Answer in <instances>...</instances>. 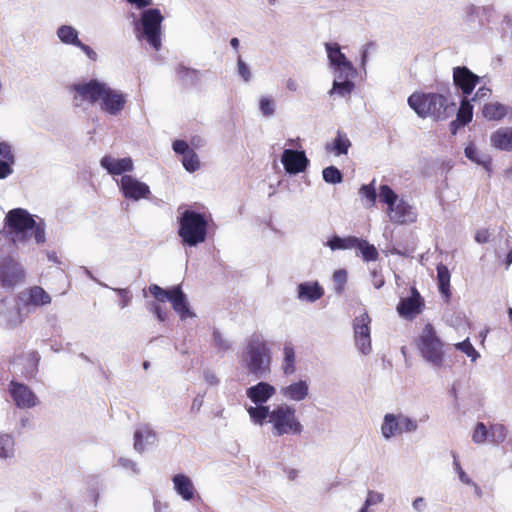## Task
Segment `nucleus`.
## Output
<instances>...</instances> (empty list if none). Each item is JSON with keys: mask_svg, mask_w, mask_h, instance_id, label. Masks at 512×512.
<instances>
[{"mask_svg": "<svg viewBox=\"0 0 512 512\" xmlns=\"http://www.w3.org/2000/svg\"><path fill=\"white\" fill-rule=\"evenodd\" d=\"M465 156L472 162L481 165L486 170L491 169L492 158L488 154H480L477 147L473 143H469L465 147Z\"/></svg>", "mask_w": 512, "mask_h": 512, "instance_id": "27", "label": "nucleus"}, {"mask_svg": "<svg viewBox=\"0 0 512 512\" xmlns=\"http://www.w3.org/2000/svg\"><path fill=\"white\" fill-rule=\"evenodd\" d=\"M491 145L499 150L512 151V128L502 127L491 134Z\"/></svg>", "mask_w": 512, "mask_h": 512, "instance_id": "25", "label": "nucleus"}, {"mask_svg": "<svg viewBox=\"0 0 512 512\" xmlns=\"http://www.w3.org/2000/svg\"><path fill=\"white\" fill-rule=\"evenodd\" d=\"M25 272L21 265L12 257L0 261V283L4 287H14L24 281Z\"/></svg>", "mask_w": 512, "mask_h": 512, "instance_id": "12", "label": "nucleus"}, {"mask_svg": "<svg viewBox=\"0 0 512 512\" xmlns=\"http://www.w3.org/2000/svg\"><path fill=\"white\" fill-rule=\"evenodd\" d=\"M175 491L186 501L194 498L195 488L191 479L185 474H176L172 478Z\"/></svg>", "mask_w": 512, "mask_h": 512, "instance_id": "23", "label": "nucleus"}, {"mask_svg": "<svg viewBox=\"0 0 512 512\" xmlns=\"http://www.w3.org/2000/svg\"><path fill=\"white\" fill-rule=\"evenodd\" d=\"M57 35L60 40L65 44L77 46L80 44L77 30L69 25H62L58 28Z\"/></svg>", "mask_w": 512, "mask_h": 512, "instance_id": "31", "label": "nucleus"}, {"mask_svg": "<svg viewBox=\"0 0 512 512\" xmlns=\"http://www.w3.org/2000/svg\"><path fill=\"white\" fill-rule=\"evenodd\" d=\"M204 378L205 381L210 385H217L219 383V379L212 372H205Z\"/></svg>", "mask_w": 512, "mask_h": 512, "instance_id": "64", "label": "nucleus"}, {"mask_svg": "<svg viewBox=\"0 0 512 512\" xmlns=\"http://www.w3.org/2000/svg\"><path fill=\"white\" fill-rule=\"evenodd\" d=\"M246 394L255 404H262L275 394V388L267 382H259L248 388Z\"/></svg>", "mask_w": 512, "mask_h": 512, "instance_id": "22", "label": "nucleus"}, {"mask_svg": "<svg viewBox=\"0 0 512 512\" xmlns=\"http://www.w3.org/2000/svg\"><path fill=\"white\" fill-rule=\"evenodd\" d=\"M492 441L502 442L506 437V430L503 425H494L490 429Z\"/></svg>", "mask_w": 512, "mask_h": 512, "instance_id": "49", "label": "nucleus"}, {"mask_svg": "<svg viewBox=\"0 0 512 512\" xmlns=\"http://www.w3.org/2000/svg\"><path fill=\"white\" fill-rule=\"evenodd\" d=\"M175 72H176L178 79L183 81L186 84L194 85L199 80V71L198 70L186 67L182 64H179L176 67Z\"/></svg>", "mask_w": 512, "mask_h": 512, "instance_id": "32", "label": "nucleus"}, {"mask_svg": "<svg viewBox=\"0 0 512 512\" xmlns=\"http://www.w3.org/2000/svg\"><path fill=\"white\" fill-rule=\"evenodd\" d=\"M454 347L457 350H460L464 354H466L468 357L471 358L472 361H476V359L479 357V353L474 348V346L471 344L470 340L467 338L462 342L456 343Z\"/></svg>", "mask_w": 512, "mask_h": 512, "instance_id": "43", "label": "nucleus"}, {"mask_svg": "<svg viewBox=\"0 0 512 512\" xmlns=\"http://www.w3.org/2000/svg\"><path fill=\"white\" fill-rule=\"evenodd\" d=\"M120 298L119 305L121 308H125L129 305L132 299V295L128 289H116Z\"/></svg>", "mask_w": 512, "mask_h": 512, "instance_id": "50", "label": "nucleus"}, {"mask_svg": "<svg viewBox=\"0 0 512 512\" xmlns=\"http://www.w3.org/2000/svg\"><path fill=\"white\" fill-rule=\"evenodd\" d=\"M490 93H491V90L489 88H486V87H480L474 97L472 98L473 101H476L478 99H482V98H487L490 96Z\"/></svg>", "mask_w": 512, "mask_h": 512, "instance_id": "63", "label": "nucleus"}, {"mask_svg": "<svg viewBox=\"0 0 512 512\" xmlns=\"http://www.w3.org/2000/svg\"><path fill=\"white\" fill-rule=\"evenodd\" d=\"M327 244L332 250H344V238L339 236L332 237Z\"/></svg>", "mask_w": 512, "mask_h": 512, "instance_id": "58", "label": "nucleus"}, {"mask_svg": "<svg viewBox=\"0 0 512 512\" xmlns=\"http://www.w3.org/2000/svg\"><path fill=\"white\" fill-rule=\"evenodd\" d=\"M479 82L480 77L466 66H456L453 68V84L461 91L462 97L471 95Z\"/></svg>", "mask_w": 512, "mask_h": 512, "instance_id": "14", "label": "nucleus"}, {"mask_svg": "<svg viewBox=\"0 0 512 512\" xmlns=\"http://www.w3.org/2000/svg\"><path fill=\"white\" fill-rule=\"evenodd\" d=\"M237 65H238V73L240 74V76L245 81H249L251 78V72H250L248 66L242 60L241 56L238 57Z\"/></svg>", "mask_w": 512, "mask_h": 512, "instance_id": "53", "label": "nucleus"}, {"mask_svg": "<svg viewBox=\"0 0 512 512\" xmlns=\"http://www.w3.org/2000/svg\"><path fill=\"white\" fill-rule=\"evenodd\" d=\"M437 282H438V288L442 295L445 296L446 299L450 298L451 291H450V272L446 265L440 263L437 265Z\"/></svg>", "mask_w": 512, "mask_h": 512, "instance_id": "28", "label": "nucleus"}, {"mask_svg": "<svg viewBox=\"0 0 512 512\" xmlns=\"http://www.w3.org/2000/svg\"><path fill=\"white\" fill-rule=\"evenodd\" d=\"M345 78L342 82L334 81L333 83V90L342 96L350 94L354 88L353 82L348 80L349 77L345 76Z\"/></svg>", "mask_w": 512, "mask_h": 512, "instance_id": "46", "label": "nucleus"}, {"mask_svg": "<svg viewBox=\"0 0 512 512\" xmlns=\"http://www.w3.org/2000/svg\"><path fill=\"white\" fill-rule=\"evenodd\" d=\"M379 197H380V201L386 203L388 208L395 205L396 201L398 200L397 194L388 185L380 186Z\"/></svg>", "mask_w": 512, "mask_h": 512, "instance_id": "39", "label": "nucleus"}, {"mask_svg": "<svg viewBox=\"0 0 512 512\" xmlns=\"http://www.w3.org/2000/svg\"><path fill=\"white\" fill-rule=\"evenodd\" d=\"M10 395L19 408H31L38 404V398L25 384L11 381L9 385Z\"/></svg>", "mask_w": 512, "mask_h": 512, "instance_id": "17", "label": "nucleus"}, {"mask_svg": "<svg viewBox=\"0 0 512 512\" xmlns=\"http://www.w3.org/2000/svg\"><path fill=\"white\" fill-rule=\"evenodd\" d=\"M410 291L411 296L401 299L397 305L398 314L407 320L414 319L425 307L424 299L418 290L415 287H411Z\"/></svg>", "mask_w": 512, "mask_h": 512, "instance_id": "15", "label": "nucleus"}, {"mask_svg": "<svg viewBox=\"0 0 512 512\" xmlns=\"http://www.w3.org/2000/svg\"><path fill=\"white\" fill-rule=\"evenodd\" d=\"M0 160L15 163V156L12 151V147L7 142H0Z\"/></svg>", "mask_w": 512, "mask_h": 512, "instance_id": "47", "label": "nucleus"}, {"mask_svg": "<svg viewBox=\"0 0 512 512\" xmlns=\"http://www.w3.org/2000/svg\"><path fill=\"white\" fill-rule=\"evenodd\" d=\"M417 347L424 360L438 368L444 365V342L439 338L431 323L424 326L417 340Z\"/></svg>", "mask_w": 512, "mask_h": 512, "instance_id": "3", "label": "nucleus"}, {"mask_svg": "<svg viewBox=\"0 0 512 512\" xmlns=\"http://www.w3.org/2000/svg\"><path fill=\"white\" fill-rule=\"evenodd\" d=\"M13 165L14 163H10V161L0 160V179H5L12 174Z\"/></svg>", "mask_w": 512, "mask_h": 512, "instance_id": "54", "label": "nucleus"}, {"mask_svg": "<svg viewBox=\"0 0 512 512\" xmlns=\"http://www.w3.org/2000/svg\"><path fill=\"white\" fill-rule=\"evenodd\" d=\"M6 226L11 234L14 235V241H24L27 239V232L35 227V220L27 210L15 208L6 215Z\"/></svg>", "mask_w": 512, "mask_h": 512, "instance_id": "7", "label": "nucleus"}, {"mask_svg": "<svg viewBox=\"0 0 512 512\" xmlns=\"http://www.w3.org/2000/svg\"><path fill=\"white\" fill-rule=\"evenodd\" d=\"M91 60L95 61L97 59V53L88 45L80 42L77 45Z\"/></svg>", "mask_w": 512, "mask_h": 512, "instance_id": "62", "label": "nucleus"}, {"mask_svg": "<svg viewBox=\"0 0 512 512\" xmlns=\"http://www.w3.org/2000/svg\"><path fill=\"white\" fill-rule=\"evenodd\" d=\"M489 436V431L484 423H477L474 432L472 434V440L476 444L484 443Z\"/></svg>", "mask_w": 512, "mask_h": 512, "instance_id": "45", "label": "nucleus"}, {"mask_svg": "<svg viewBox=\"0 0 512 512\" xmlns=\"http://www.w3.org/2000/svg\"><path fill=\"white\" fill-rule=\"evenodd\" d=\"M99 102L100 107L104 112L110 115H118L124 109L127 100L125 94L116 91L105 84L104 92H102Z\"/></svg>", "mask_w": 512, "mask_h": 512, "instance_id": "16", "label": "nucleus"}, {"mask_svg": "<svg viewBox=\"0 0 512 512\" xmlns=\"http://www.w3.org/2000/svg\"><path fill=\"white\" fill-rule=\"evenodd\" d=\"M308 391L309 386L307 382L300 380L286 387H283L281 389V394L287 399L294 401H302L307 397Z\"/></svg>", "mask_w": 512, "mask_h": 512, "instance_id": "26", "label": "nucleus"}, {"mask_svg": "<svg viewBox=\"0 0 512 512\" xmlns=\"http://www.w3.org/2000/svg\"><path fill=\"white\" fill-rule=\"evenodd\" d=\"M119 187L124 198L134 201L147 199L151 194L150 188L146 183L139 181L131 175L122 176Z\"/></svg>", "mask_w": 512, "mask_h": 512, "instance_id": "13", "label": "nucleus"}, {"mask_svg": "<svg viewBox=\"0 0 512 512\" xmlns=\"http://www.w3.org/2000/svg\"><path fill=\"white\" fill-rule=\"evenodd\" d=\"M260 110L264 116H271L275 112L274 101L268 97L260 99Z\"/></svg>", "mask_w": 512, "mask_h": 512, "instance_id": "48", "label": "nucleus"}, {"mask_svg": "<svg viewBox=\"0 0 512 512\" xmlns=\"http://www.w3.org/2000/svg\"><path fill=\"white\" fill-rule=\"evenodd\" d=\"M161 11L151 8L141 14V26L143 36L147 42L156 50L161 47V24L163 21Z\"/></svg>", "mask_w": 512, "mask_h": 512, "instance_id": "6", "label": "nucleus"}, {"mask_svg": "<svg viewBox=\"0 0 512 512\" xmlns=\"http://www.w3.org/2000/svg\"><path fill=\"white\" fill-rule=\"evenodd\" d=\"M182 163L185 169L190 172H194L200 167L198 156L193 150L183 156Z\"/></svg>", "mask_w": 512, "mask_h": 512, "instance_id": "44", "label": "nucleus"}, {"mask_svg": "<svg viewBox=\"0 0 512 512\" xmlns=\"http://www.w3.org/2000/svg\"><path fill=\"white\" fill-rule=\"evenodd\" d=\"M409 106L421 118L432 117L436 120H444L452 112V106L448 104L447 98L438 93L415 92L408 98Z\"/></svg>", "mask_w": 512, "mask_h": 512, "instance_id": "1", "label": "nucleus"}, {"mask_svg": "<svg viewBox=\"0 0 512 512\" xmlns=\"http://www.w3.org/2000/svg\"><path fill=\"white\" fill-rule=\"evenodd\" d=\"M490 240L489 230L486 228L478 229L475 233V241L479 244L487 243Z\"/></svg>", "mask_w": 512, "mask_h": 512, "instance_id": "55", "label": "nucleus"}, {"mask_svg": "<svg viewBox=\"0 0 512 512\" xmlns=\"http://www.w3.org/2000/svg\"><path fill=\"white\" fill-rule=\"evenodd\" d=\"M149 309H150L151 312H153L155 314V316L157 317V319L160 322H164L166 320L167 315L163 311V309L160 306V304H158V303H151Z\"/></svg>", "mask_w": 512, "mask_h": 512, "instance_id": "56", "label": "nucleus"}, {"mask_svg": "<svg viewBox=\"0 0 512 512\" xmlns=\"http://www.w3.org/2000/svg\"><path fill=\"white\" fill-rule=\"evenodd\" d=\"M324 295V289L318 282H305L298 285V298L308 302H315Z\"/></svg>", "mask_w": 512, "mask_h": 512, "instance_id": "24", "label": "nucleus"}, {"mask_svg": "<svg viewBox=\"0 0 512 512\" xmlns=\"http://www.w3.org/2000/svg\"><path fill=\"white\" fill-rule=\"evenodd\" d=\"M14 440L11 436L0 434V457L7 458L13 455Z\"/></svg>", "mask_w": 512, "mask_h": 512, "instance_id": "38", "label": "nucleus"}, {"mask_svg": "<svg viewBox=\"0 0 512 512\" xmlns=\"http://www.w3.org/2000/svg\"><path fill=\"white\" fill-rule=\"evenodd\" d=\"M365 261H375L378 258V251L374 245L369 244L367 240L361 239L357 248Z\"/></svg>", "mask_w": 512, "mask_h": 512, "instance_id": "37", "label": "nucleus"}, {"mask_svg": "<svg viewBox=\"0 0 512 512\" xmlns=\"http://www.w3.org/2000/svg\"><path fill=\"white\" fill-rule=\"evenodd\" d=\"M246 368L256 377L270 372L271 355L266 343L259 335H252L247 343Z\"/></svg>", "mask_w": 512, "mask_h": 512, "instance_id": "4", "label": "nucleus"}, {"mask_svg": "<svg viewBox=\"0 0 512 512\" xmlns=\"http://www.w3.org/2000/svg\"><path fill=\"white\" fill-rule=\"evenodd\" d=\"M370 324L371 318L366 311L353 320L355 345L364 355L369 354L372 350Z\"/></svg>", "mask_w": 512, "mask_h": 512, "instance_id": "10", "label": "nucleus"}, {"mask_svg": "<svg viewBox=\"0 0 512 512\" xmlns=\"http://www.w3.org/2000/svg\"><path fill=\"white\" fill-rule=\"evenodd\" d=\"M29 302L36 306L45 305L51 302V297L42 287L34 286L29 290Z\"/></svg>", "mask_w": 512, "mask_h": 512, "instance_id": "35", "label": "nucleus"}, {"mask_svg": "<svg viewBox=\"0 0 512 512\" xmlns=\"http://www.w3.org/2000/svg\"><path fill=\"white\" fill-rule=\"evenodd\" d=\"M373 183L374 181L371 184L362 185L359 189V194L366 199L369 207L375 205L377 198L376 190Z\"/></svg>", "mask_w": 512, "mask_h": 512, "instance_id": "41", "label": "nucleus"}, {"mask_svg": "<svg viewBox=\"0 0 512 512\" xmlns=\"http://www.w3.org/2000/svg\"><path fill=\"white\" fill-rule=\"evenodd\" d=\"M281 162L289 174H298L306 170L309 160L304 151L285 149Z\"/></svg>", "mask_w": 512, "mask_h": 512, "instance_id": "18", "label": "nucleus"}, {"mask_svg": "<svg viewBox=\"0 0 512 512\" xmlns=\"http://www.w3.org/2000/svg\"><path fill=\"white\" fill-rule=\"evenodd\" d=\"M105 83L92 79L88 82L73 84L71 90L75 92L74 101L76 106L83 102L95 104L100 101L102 92H104Z\"/></svg>", "mask_w": 512, "mask_h": 512, "instance_id": "11", "label": "nucleus"}, {"mask_svg": "<svg viewBox=\"0 0 512 512\" xmlns=\"http://www.w3.org/2000/svg\"><path fill=\"white\" fill-rule=\"evenodd\" d=\"M328 58L333 66H335L341 74L346 77L353 76L355 69L346 56L341 52L338 43H326Z\"/></svg>", "mask_w": 512, "mask_h": 512, "instance_id": "19", "label": "nucleus"}, {"mask_svg": "<svg viewBox=\"0 0 512 512\" xmlns=\"http://www.w3.org/2000/svg\"><path fill=\"white\" fill-rule=\"evenodd\" d=\"M473 117V106L470 103L468 97H462L460 107L457 112V121L461 125H466L471 122Z\"/></svg>", "mask_w": 512, "mask_h": 512, "instance_id": "33", "label": "nucleus"}, {"mask_svg": "<svg viewBox=\"0 0 512 512\" xmlns=\"http://www.w3.org/2000/svg\"><path fill=\"white\" fill-rule=\"evenodd\" d=\"M417 422L403 414L388 413L384 416L381 425V433L385 439L401 435L404 432H414L417 429Z\"/></svg>", "mask_w": 512, "mask_h": 512, "instance_id": "9", "label": "nucleus"}, {"mask_svg": "<svg viewBox=\"0 0 512 512\" xmlns=\"http://www.w3.org/2000/svg\"><path fill=\"white\" fill-rule=\"evenodd\" d=\"M387 214L390 221L396 224L412 222L415 218L411 206L404 200H397L395 205L387 208Z\"/></svg>", "mask_w": 512, "mask_h": 512, "instance_id": "20", "label": "nucleus"}, {"mask_svg": "<svg viewBox=\"0 0 512 512\" xmlns=\"http://www.w3.org/2000/svg\"><path fill=\"white\" fill-rule=\"evenodd\" d=\"M101 166L111 175H121L134 169L133 161L130 157L115 159L109 155L101 159Z\"/></svg>", "mask_w": 512, "mask_h": 512, "instance_id": "21", "label": "nucleus"}, {"mask_svg": "<svg viewBox=\"0 0 512 512\" xmlns=\"http://www.w3.org/2000/svg\"><path fill=\"white\" fill-rule=\"evenodd\" d=\"M143 433L141 431H136L134 433V448L139 451V452H142L144 451V443H143Z\"/></svg>", "mask_w": 512, "mask_h": 512, "instance_id": "61", "label": "nucleus"}, {"mask_svg": "<svg viewBox=\"0 0 512 512\" xmlns=\"http://www.w3.org/2000/svg\"><path fill=\"white\" fill-rule=\"evenodd\" d=\"M270 424L275 436L299 435L303 430L302 424L296 417L295 408L287 404L278 405L271 411Z\"/></svg>", "mask_w": 512, "mask_h": 512, "instance_id": "5", "label": "nucleus"}, {"mask_svg": "<svg viewBox=\"0 0 512 512\" xmlns=\"http://www.w3.org/2000/svg\"><path fill=\"white\" fill-rule=\"evenodd\" d=\"M213 339H214V344L215 346L221 350V351H226L229 349V344L228 342L223 338V336L221 335L220 332L218 331H214L213 333Z\"/></svg>", "mask_w": 512, "mask_h": 512, "instance_id": "52", "label": "nucleus"}, {"mask_svg": "<svg viewBox=\"0 0 512 512\" xmlns=\"http://www.w3.org/2000/svg\"><path fill=\"white\" fill-rule=\"evenodd\" d=\"M284 359L282 370L285 375H291L295 372V351L291 344H286L283 348Z\"/></svg>", "mask_w": 512, "mask_h": 512, "instance_id": "34", "label": "nucleus"}, {"mask_svg": "<svg viewBox=\"0 0 512 512\" xmlns=\"http://www.w3.org/2000/svg\"><path fill=\"white\" fill-rule=\"evenodd\" d=\"M173 150L177 154L186 155L188 152H191L192 149L189 148V145L184 140H175L173 142Z\"/></svg>", "mask_w": 512, "mask_h": 512, "instance_id": "51", "label": "nucleus"}, {"mask_svg": "<svg viewBox=\"0 0 512 512\" xmlns=\"http://www.w3.org/2000/svg\"><path fill=\"white\" fill-rule=\"evenodd\" d=\"M34 234V238L37 243H43L45 241V230L42 225L35 222V227L31 229Z\"/></svg>", "mask_w": 512, "mask_h": 512, "instance_id": "57", "label": "nucleus"}, {"mask_svg": "<svg viewBox=\"0 0 512 512\" xmlns=\"http://www.w3.org/2000/svg\"><path fill=\"white\" fill-rule=\"evenodd\" d=\"M351 146V142L347 135L341 131L337 132V136L334 141L326 145L328 152H333L336 155L347 154L348 149Z\"/></svg>", "mask_w": 512, "mask_h": 512, "instance_id": "29", "label": "nucleus"}, {"mask_svg": "<svg viewBox=\"0 0 512 512\" xmlns=\"http://www.w3.org/2000/svg\"><path fill=\"white\" fill-rule=\"evenodd\" d=\"M208 221L204 214L187 209L178 217V236L183 245L195 247L206 241Z\"/></svg>", "mask_w": 512, "mask_h": 512, "instance_id": "2", "label": "nucleus"}, {"mask_svg": "<svg viewBox=\"0 0 512 512\" xmlns=\"http://www.w3.org/2000/svg\"><path fill=\"white\" fill-rule=\"evenodd\" d=\"M483 116L488 120H500L507 114V109L500 103H487L482 110Z\"/></svg>", "mask_w": 512, "mask_h": 512, "instance_id": "30", "label": "nucleus"}, {"mask_svg": "<svg viewBox=\"0 0 512 512\" xmlns=\"http://www.w3.org/2000/svg\"><path fill=\"white\" fill-rule=\"evenodd\" d=\"M322 174H323V179L327 183H331V184L340 183V182H342V179H343L342 173L335 166L326 167L323 170Z\"/></svg>", "mask_w": 512, "mask_h": 512, "instance_id": "40", "label": "nucleus"}, {"mask_svg": "<svg viewBox=\"0 0 512 512\" xmlns=\"http://www.w3.org/2000/svg\"><path fill=\"white\" fill-rule=\"evenodd\" d=\"M148 290L156 301H169L172 304L173 309L178 314H180L182 318H185L188 315L189 309L187 306L186 297L179 286L165 290L157 284H151Z\"/></svg>", "mask_w": 512, "mask_h": 512, "instance_id": "8", "label": "nucleus"}, {"mask_svg": "<svg viewBox=\"0 0 512 512\" xmlns=\"http://www.w3.org/2000/svg\"><path fill=\"white\" fill-rule=\"evenodd\" d=\"M249 416L257 424H263L268 418L270 419L271 411L268 406L258 405L248 409ZM270 422V420H268Z\"/></svg>", "mask_w": 512, "mask_h": 512, "instance_id": "36", "label": "nucleus"}, {"mask_svg": "<svg viewBox=\"0 0 512 512\" xmlns=\"http://www.w3.org/2000/svg\"><path fill=\"white\" fill-rule=\"evenodd\" d=\"M360 238L355 236H348L344 238V250L345 249H353L358 248V245L360 244Z\"/></svg>", "mask_w": 512, "mask_h": 512, "instance_id": "60", "label": "nucleus"}, {"mask_svg": "<svg viewBox=\"0 0 512 512\" xmlns=\"http://www.w3.org/2000/svg\"><path fill=\"white\" fill-rule=\"evenodd\" d=\"M334 290L337 294H341L347 282V272L344 269H338L333 273Z\"/></svg>", "mask_w": 512, "mask_h": 512, "instance_id": "42", "label": "nucleus"}, {"mask_svg": "<svg viewBox=\"0 0 512 512\" xmlns=\"http://www.w3.org/2000/svg\"><path fill=\"white\" fill-rule=\"evenodd\" d=\"M383 500V496L379 493L369 491L368 496L366 498V506H371L377 504Z\"/></svg>", "mask_w": 512, "mask_h": 512, "instance_id": "59", "label": "nucleus"}]
</instances>
